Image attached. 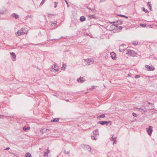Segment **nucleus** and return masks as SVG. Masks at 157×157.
<instances>
[{
	"mask_svg": "<svg viewBox=\"0 0 157 157\" xmlns=\"http://www.w3.org/2000/svg\"><path fill=\"white\" fill-rule=\"evenodd\" d=\"M106 0H100L99 3H101L105 2Z\"/></svg>",
	"mask_w": 157,
	"mask_h": 157,
	"instance_id": "nucleus-40",
	"label": "nucleus"
},
{
	"mask_svg": "<svg viewBox=\"0 0 157 157\" xmlns=\"http://www.w3.org/2000/svg\"><path fill=\"white\" fill-rule=\"evenodd\" d=\"M99 123L98 122V124H100L101 125H104L105 124H106L107 125H108V124L109 123H110V125H111V122L110 121H99Z\"/></svg>",
	"mask_w": 157,
	"mask_h": 157,
	"instance_id": "nucleus-6",
	"label": "nucleus"
},
{
	"mask_svg": "<svg viewBox=\"0 0 157 157\" xmlns=\"http://www.w3.org/2000/svg\"><path fill=\"white\" fill-rule=\"evenodd\" d=\"M66 65H65L64 64H63V65L62 66V67H61V68H64L65 69V68H66Z\"/></svg>",
	"mask_w": 157,
	"mask_h": 157,
	"instance_id": "nucleus-35",
	"label": "nucleus"
},
{
	"mask_svg": "<svg viewBox=\"0 0 157 157\" xmlns=\"http://www.w3.org/2000/svg\"><path fill=\"white\" fill-rule=\"evenodd\" d=\"M145 67L147 68L148 71H153L155 69L154 67L153 66L151 67L149 65H146Z\"/></svg>",
	"mask_w": 157,
	"mask_h": 157,
	"instance_id": "nucleus-7",
	"label": "nucleus"
},
{
	"mask_svg": "<svg viewBox=\"0 0 157 157\" xmlns=\"http://www.w3.org/2000/svg\"><path fill=\"white\" fill-rule=\"evenodd\" d=\"M33 17V16H32V15H27L26 17V18H32V17Z\"/></svg>",
	"mask_w": 157,
	"mask_h": 157,
	"instance_id": "nucleus-32",
	"label": "nucleus"
},
{
	"mask_svg": "<svg viewBox=\"0 0 157 157\" xmlns=\"http://www.w3.org/2000/svg\"><path fill=\"white\" fill-rule=\"evenodd\" d=\"M128 52L126 54L130 56H136V53L133 50L128 49L127 50Z\"/></svg>",
	"mask_w": 157,
	"mask_h": 157,
	"instance_id": "nucleus-2",
	"label": "nucleus"
},
{
	"mask_svg": "<svg viewBox=\"0 0 157 157\" xmlns=\"http://www.w3.org/2000/svg\"><path fill=\"white\" fill-rule=\"evenodd\" d=\"M143 11H144L146 13H148L149 12L148 10L144 7L143 8Z\"/></svg>",
	"mask_w": 157,
	"mask_h": 157,
	"instance_id": "nucleus-26",
	"label": "nucleus"
},
{
	"mask_svg": "<svg viewBox=\"0 0 157 157\" xmlns=\"http://www.w3.org/2000/svg\"><path fill=\"white\" fill-rule=\"evenodd\" d=\"M81 146L84 150H88L91 152L92 151V150L90 146L85 144H82Z\"/></svg>",
	"mask_w": 157,
	"mask_h": 157,
	"instance_id": "nucleus-4",
	"label": "nucleus"
},
{
	"mask_svg": "<svg viewBox=\"0 0 157 157\" xmlns=\"http://www.w3.org/2000/svg\"><path fill=\"white\" fill-rule=\"evenodd\" d=\"M123 28V27H122V26H119V30L120 29L121 30L122 28Z\"/></svg>",
	"mask_w": 157,
	"mask_h": 157,
	"instance_id": "nucleus-43",
	"label": "nucleus"
},
{
	"mask_svg": "<svg viewBox=\"0 0 157 157\" xmlns=\"http://www.w3.org/2000/svg\"><path fill=\"white\" fill-rule=\"evenodd\" d=\"M26 157H31V154L29 153H27L25 154Z\"/></svg>",
	"mask_w": 157,
	"mask_h": 157,
	"instance_id": "nucleus-21",
	"label": "nucleus"
},
{
	"mask_svg": "<svg viewBox=\"0 0 157 157\" xmlns=\"http://www.w3.org/2000/svg\"><path fill=\"white\" fill-rule=\"evenodd\" d=\"M105 117V114H102L101 115L97 117V118L98 119L101 118H104Z\"/></svg>",
	"mask_w": 157,
	"mask_h": 157,
	"instance_id": "nucleus-19",
	"label": "nucleus"
},
{
	"mask_svg": "<svg viewBox=\"0 0 157 157\" xmlns=\"http://www.w3.org/2000/svg\"><path fill=\"white\" fill-rule=\"evenodd\" d=\"M90 17H91V18H95L96 17V16L95 15H90Z\"/></svg>",
	"mask_w": 157,
	"mask_h": 157,
	"instance_id": "nucleus-28",
	"label": "nucleus"
},
{
	"mask_svg": "<svg viewBox=\"0 0 157 157\" xmlns=\"http://www.w3.org/2000/svg\"><path fill=\"white\" fill-rule=\"evenodd\" d=\"M10 149V147H8L6 148L5 150H8Z\"/></svg>",
	"mask_w": 157,
	"mask_h": 157,
	"instance_id": "nucleus-44",
	"label": "nucleus"
},
{
	"mask_svg": "<svg viewBox=\"0 0 157 157\" xmlns=\"http://www.w3.org/2000/svg\"><path fill=\"white\" fill-rule=\"evenodd\" d=\"M117 138V137H115L114 138H113V136L112 137H111V138L110 139V140H112L113 141V144H116L117 143V141L116 139Z\"/></svg>",
	"mask_w": 157,
	"mask_h": 157,
	"instance_id": "nucleus-12",
	"label": "nucleus"
},
{
	"mask_svg": "<svg viewBox=\"0 0 157 157\" xmlns=\"http://www.w3.org/2000/svg\"><path fill=\"white\" fill-rule=\"evenodd\" d=\"M26 34L25 33V30L23 28H21L20 30L17 31V32L16 33V34L17 36H20L21 35H24Z\"/></svg>",
	"mask_w": 157,
	"mask_h": 157,
	"instance_id": "nucleus-1",
	"label": "nucleus"
},
{
	"mask_svg": "<svg viewBox=\"0 0 157 157\" xmlns=\"http://www.w3.org/2000/svg\"><path fill=\"white\" fill-rule=\"evenodd\" d=\"M132 43L133 44V45H137L138 44V42L137 41H132Z\"/></svg>",
	"mask_w": 157,
	"mask_h": 157,
	"instance_id": "nucleus-22",
	"label": "nucleus"
},
{
	"mask_svg": "<svg viewBox=\"0 0 157 157\" xmlns=\"http://www.w3.org/2000/svg\"><path fill=\"white\" fill-rule=\"evenodd\" d=\"M116 25H121L122 24V21L119 20L118 21H117L116 22Z\"/></svg>",
	"mask_w": 157,
	"mask_h": 157,
	"instance_id": "nucleus-18",
	"label": "nucleus"
},
{
	"mask_svg": "<svg viewBox=\"0 0 157 157\" xmlns=\"http://www.w3.org/2000/svg\"><path fill=\"white\" fill-rule=\"evenodd\" d=\"M111 57L113 59H116L117 57L116 56V54L114 52H112L110 53Z\"/></svg>",
	"mask_w": 157,
	"mask_h": 157,
	"instance_id": "nucleus-9",
	"label": "nucleus"
},
{
	"mask_svg": "<svg viewBox=\"0 0 157 157\" xmlns=\"http://www.w3.org/2000/svg\"><path fill=\"white\" fill-rule=\"evenodd\" d=\"M149 27H150L151 28H153L154 26V25H149Z\"/></svg>",
	"mask_w": 157,
	"mask_h": 157,
	"instance_id": "nucleus-45",
	"label": "nucleus"
},
{
	"mask_svg": "<svg viewBox=\"0 0 157 157\" xmlns=\"http://www.w3.org/2000/svg\"><path fill=\"white\" fill-rule=\"evenodd\" d=\"M11 17L15 18V19H17L19 17V16L15 13L12 14L11 15Z\"/></svg>",
	"mask_w": 157,
	"mask_h": 157,
	"instance_id": "nucleus-13",
	"label": "nucleus"
},
{
	"mask_svg": "<svg viewBox=\"0 0 157 157\" xmlns=\"http://www.w3.org/2000/svg\"><path fill=\"white\" fill-rule=\"evenodd\" d=\"M29 129H30L29 127H24L23 128L24 130L25 131H26V130H29Z\"/></svg>",
	"mask_w": 157,
	"mask_h": 157,
	"instance_id": "nucleus-24",
	"label": "nucleus"
},
{
	"mask_svg": "<svg viewBox=\"0 0 157 157\" xmlns=\"http://www.w3.org/2000/svg\"><path fill=\"white\" fill-rule=\"evenodd\" d=\"M12 57L13 58L12 59L13 61H15L16 60V55L14 53L11 52L10 53Z\"/></svg>",
	"mask_w": 157,
	"mask_h": 157,
	"instance_id": "nucleus-10",
	"label": "nucleus"
},
{
	"mask_svg": "<svg viewBox=\"0 0 157 157\" xmlns=\"http://www.w3.org/2000/svg\"><path fill=\"white\" fill-rule=\"evenodd\" d=\"M119 51H120L121 52H123L124 51V50L123 49H121V48H120L119 49Z\"/></svg>",
	"mask_w": 157,
	"mask_h": 157,
	"instance_id": "nucleus-31",
	"label": "nucleus"
},
{
	"mask_svg": "<svg viewBox=\"0 0 157 157\" xmlns=\"http://www.w3.org/2000/svg\"><path fill=\"white\" fill-rule=\"evenodd\" d=\"M118 16H121V17H125V18H128V17H127L125 15H123L118 14Z\"/></svg>",
	"mask_w": 157,
	"mask_h": 157,
	"instance_id": "nucleus-23",
	"label": "nucleus"
},
{
	"mask_svg": "<svg viewBox=\"0 0 157 157\" xmlns=\"http://www.w3.org/2000/svg\"><path fill=\"white\" fill-rule=\"evenodd\" d=\"M154 105H152V106H151V108H150L149 109H154Z\"/></svg>",
	"mask_w": 157,
	"mask_h": 157,
	"instance_id": "nucleus-37",
	"label": "nucleus"
},
{
	"mask_svg": "<svg viewBox=\"0 0 157 157\" xmlns=\"http://www.w3.org/2000/svg\"><path fill=\"white\" fill-rule=\"evenodd\" d=\"M133 115L135 117H137L138 116V115H137L136 113H132Z\"/></svg>",
	"mask_w": 157,
	"mask_h": 157,
	"instance_id": "nucleus-34",
	"label": "nucleus"
},
{
	"mask_svg": "<svg viewBox=\"0 0 157 157\" xmlns=\"http://www.w3.org/2000/svg\"><path fill=\"white\" fill-rule=\"evenodd\" d=\"M99 135L98 130L97 129L93 131V136H91V139L93 140H96L97 139V136Z\"/></svg>",
	"mask_w": 157,
	"mask_h": 157,
	"instance_id": "nucleus-3",
	"label": "nucleus"
},
{
	"mask_svg": "<svg viewBox=\"0 0 157 157\" xmlns=\"http://www.w3.org/2000/svg\"><path fill=\"white\" fill-rule=\"evenodd\" d=\"M4 13V12L2 10H0V14H3Z\"/></svg>",
	"mask_w": 157,
	"mask_h": 157,
	"instance_id": "nucleus-36",
	"label": "nucleus"
},
{
	"mask_svg": "<svg viewBox=\"0 0 157 157\" xmlns=\"http://www.w3.org/2000/svg\"><path fill=\"white\" fill-rule=\"evenodd\" d=\"M140 109L141 110H142V111H141V112H146V111H145V110H144L143 109H141V108H140L139 109Z\"/></svg>",
	"mask_w": 157,
	"mask_h": 157,
	"instance_id": "nucleus-42",
	"label": "nucleus"
},
{
	"mask_svg": "<svg viewBox=\"0 0 157 157\" xmlns=\"http://www.w3.org/2000/svg\"><path fill=\"white\" fill-rule=\"evenodd\" d=\"M140 25L143 27H147V26H146L147 25L146 24H141Z\"/></svg>",
	"mask_w": 157,
	"mask_h": 157,
	"instance_id": "nucleus-27",
	"label": "nucleus"
},
{
	"mask_svg": "<svg viewBox=\"0 0 157 157\" xmlns=\"http://www.w3.org/2000/svg\"><path fill=\"white\" fill-rule=\"evenodd\" d=\"M53 95L55 96H57L56 95V94H53Z\"/></svg>",
	"mask_w": 157,
	"mask_h": 157,
	"instance_id": "nucleus-49",
	"label": "nucleus"
},
{
	"mask_svg": "<svg viewBox=\"0 0 157 157\" xmlns=\"http://www.w3.org/2000/svg\"><path fill=\"white\" fill-rule=\"evenodd\" d=\"M65 2L67 4V7H69V4H68V3L67 2V0H65Z\"/></svg>",
	"mask_w": 157,
	"mask_h": 157,
	"instance_id": "nucleus-41",
	"label": "nucleus"
},
{
	"mask_svg": "<svg viewBox=\"0 0 157 157\" xmlns=\"http://www.w3.org/2000/svg\"><path fill=\"white\" fill-rule=\"evenodd\" d=\"M49 152H50L49 150L48 149H47L46 152H44V156H47Z\"/></svg>",
	"mask_w": 157,
	"mask_h": 157,
	"instance_id": "nucleus-17",
	"label": "nucleus"
},
{
	"mask_svg": "<svg viewBox=\"0 0 157 157\" xmlns=\"http://www.w3.org/2000/svg\"><path fill=\"white\" fill-rule=\"evenodd\" d=\"M4 116L2 115H0V118L3 119Z\"/></svg>",
	"mask_w": 157,
	"mask_h": 157,
	"instance_id": "nucleus-39",
	"label": "nucleus"
},
{
	"mask_svg": "<svg viewBox=\"0 0 157 157\" xmlns=\"http://www.w3.org/2000/svg\"><path fill=\"white\" fill-rule=\"evenodd\" d=\"M150 2H147V6L149 8V9L151 10H152V9L151 8V4H150Z\"/></svg>",
	"mask_w": 157,
	"mask_h": 157,
	"instance_id": "nucleus-20",
	"label": "nucleus"
},
{
	"mask_svg": "<svg viewBox=\"0 0 157 157\" xmlns=\"http://www.w3.org/2000/svg\"><path fill=\"white\" fill-rule=\"evenodd\" d=\"M47 130H48V129H46L45 130L44 129H43L42 130H40V132L41 133H42V134H43L44 133V131H46Z\"/></svg>",
	"mask_w": 157,
	"mask_h": 157,
	"instance_id": "nucleus-25",
	"label": "nucleus"
},
{
	"mask_svg": "<svg viewBox=\"0 0 157 157\" xmlns=\"http://www.w3.org/2000/svg\"><path fill=\"white\" fill-rule=\"evenodd\" d=\"M54 67L53 69L55 70L56 71H58L59 70V68L58 66H56V63L54 64Z\"/></svg>",
	"mask_w": 157,
	"mask_h": 157,
	"instance_id": "nucleus-11",
	"label": "nucleus"
},
{
	"mask_svg": "<svg viewBox=\"0 0 157 157\" xmlns=\"http://www.w3.org/2000/svg\"><path fill=\"white\" fill-rule=\"evenodd\" d=\"M64 153L65 154H68V155H69L70 154V151H68L67 152H66V150H64Z\"/></svg>",
	"mask_w": 157,
	"mask_h": 157,
	"instance_id": "nucleus-33",
	"label": "nucleus"
},
{
	"mask_svg": "<svg viewBox=\"0 0 157 157\" xmlns=\"http://www.w3.org/2000/svg\"><path fill=\"white\" fill-rule=\"evenodd\" d=\"M140 77V76L139 75H136L135 76V78H139Z\"/></svg>",
	"mask_w": 157,
	"mask_h": 157,
	"instance_id": "nucleus-38",
	"label": "nucleus"
},
{
	"mask_svg": "<svg viewBox=\"0 0 157 157\" xmlns=\"http://www.w3.org/2000/svg\"><path fill=\"white\" fill-rule=\"evenodd\" d=\"M56 39H51V40H49L48 41H52L53 40H56Z\"/></svg>",
	"mask_w": 157,
	"mask_h": 157,
	"instance_id": "nucleus-47",
	"label": "nucleus"
},
{
	"mask_svg": "<svg viewBox=\"0 0 157 157\" xmlns=\"http://www.w3.org/2000/svg\"><path fill=\"white\" fill-rule=\"evenodd\" d=\"M86 62H87V63L86 64L88 65H89L90 63H92V61L90 60L89 59H86V60H85Z\"/></svg>",
	"mask_w": 157,
	"mask_h": 157,
	"instance_id": "nucleus-15",
	"label": "nucleus"
},
{
	"mask_svg": "<svg viewBox=\"0 0 157 157\" xmlns=\"http://www.w3.org/2000/svg\"><path fill=\"white\" fill-rule=\"evenodd\" d=\"M38 44H36V45H38Z\"/></svg>",
	"mask_w": 157,
	"mask_h": 157,
	"instance_id": "nucleus-51",
	"label": "nucleus"
},
{
	"mask_svg": "<svg viewBox=\"0 0 157 157\" xmlns=\"http://www.w3.org/2000/svg\"><path fill=\"white\" fill-rule=\"evenodd\" d=\"M152 128H153L151 126H150L148 128H146L147 132L150 136H151L153 131Z\"/></svg>",
	"mask_w": 157,
	"mask_h": 157,
	"instance_id": "nucleus-5",
	"label": "nucleus"
},
{
	"mask_svg": "<svg viewBox=\"0 0 157 157\" xmlns=\"http://www.w3.org/2000/svg\"><path fill=\"white\" fill-rule=\"evenodd\" d=\"M77 80L78 82L82 83L84 82L85 79V78L80 77L79 78L77 79Z\"/></svg>",
	"mask_w": 157,
	"mask_h": 157,
	"instance_id": "nucleus-8",
	"label": "nucleus"
},
{
	"mask_svg": "<svg viewBox=\"0 0 157 157\" xmlns=\"http://www.w3.org/2000/svg\"><path fill=\"white\" fill-rule=\"evenodd\" d=\"M111 23L113 24L114 25H116V21H113L112 22H110Z\"/></svg>",
	"mask_w": 157,
	"mask_h": 157,
	"instance_id": "nucleus-29",
	"label": "nucleus"
},
{
	"mask_svg": "<svg viewBox=\"0 0 157 157\" xmlns=\"http://www.w3.org/2000/svg\"><path fill=\"white\" fill-rule=\"evenodd\" d=\"M52 23L53 24H56L57 23V22L56 21H54L53 22H52Z\"/></svg>",
	"mask_w": 157,
	"mask_h": 157,
	"instance_id": "nucleus-46",
	"label": "nucleus"
},
{
	"mask_svg": "<svg viewBox=\"0 0 157 157\" xmlns=\"http://www.w3.org/2000/svg\"><path fill=\"white\" fill-rule=\"evenodd\" d=\"M85 20H86V17H84V16H81L80 18V21L82 22L85 21Z\"/></svg>",
	"mask_w": 157,
	"mask_h": 157,
	"instance_id": "nucleus-16",
	"label": "nucleus"
},
{
	"mask_svg": "<svg viewBox=\"0 0 157 157\" xmlns=\"http://www.w3.org/2000/svg\"><path fill=\"white\" fill-rule=\"evenodd\" d=\"M66 101H68L69 100H66Z\"/></svg>",
	"mask_w": 157,
	"mask_h": 157,
	"instance_id": "nucleus-50",
	"label": "nucleus"
},
{
	"mask_svg": "<svg viewBox=\"0 0 157 157\" xmlns=\"http://www.w3.org/2000/svg\"><path fill=\"white\" fill-rule=\"evenodd\" d=\"M124 45L126 46V44H122L121 45V47L123 46H124Z\"/></svg>",
	"mask_w": 157,
	"mask_h": 157,
	"instance_id": "nucleus-48",
	"label": "nucleus"
},
{
	"mask_svg": "<svg viewBox=\"0 0 157 157\" xmlns=\"http://www.w3.org/2000/svg\"><path fill=\"white\" fill-rule=\"evenodd\" d=\"M59 118H56L53 119H52L51 121L52 122H57L59 121Z\"/></svg>",
	"mask_w": 157,
	"mask_h": 157,
	"instance_id": "nucleus-14",
	"label": "nucleus"
},
{
	"mask_svg": "<svg viewBox=\"0 0 157 157\" xmlns=\"http://www.w3.org/2000/svg\"><path fill=\"white\" fill-rule=\"evenodd\" d=\"M148 104H150V102H149V103H148Z\"/></svg>",
	"mask_w": 157,
	"mask_h": 157,
	"instance_id": "nucleus-52",
	"label": "nucleus"
},
{
	"mask_svg": "<svg viewBox=\"0 0 157 157\" xmlns=\"http://www.w3.org/2000/svg\"><path fill=\"white\" fill-rule=\"evenodd\" d=\"M54 5H55L54 7H55V8H56V7H57V4H58V2H54Z\"/></svg>",
	"mask_w": 157,
	"mask_h": 157,
	"instance_id": "nucleus-30",
	"label": "nucleus"
}]
</instances>
